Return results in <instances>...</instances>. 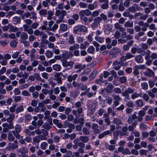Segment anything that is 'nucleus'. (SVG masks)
Here are the masks:
<instances>
[{
	"label": "nucleus",
	"instance_id": "48",
	"mask_svg": "<svg viewBox=\"0 0 157 157\" xmlns=\"http://www.w3.org/2000/svg\"><path fill=\"white\" fill-rule=\"evenodd\" d=\"M17 42L16 40H12L10 43V46L13 48H15L17 46Z\"/></svg>",
	"mask_w": 157,
	"mask_h": 157
},
{
	"label": "nucleus",
	"instance_id": "8",
	"mask_svg": "<svg viewBox=\"0 0 157 157\" xmlns=\"http://www.w3.org/2000/svg\"><path fill=\"white\" fill-rule=\"evenodd\" d=\"M137 119V116L135 114H133L130 116H129L127 120V121L128 124H132L133 123L136 121L137 124H138V121L137 120H135Z\"/></svg>",
	"mask_w": 157,
	"mask_h": 157
},
{
	"label": "nucleus",
	"instance_id": "35",
	"mask_svg": "<svg viewBox=\"0 0 157 157\" xmlns=\"http://www.w3.org/2000/svg\"><path fill=\"white\" fill-rule=\"evenodd\" d=\"M47 13V19L51 20L52 19V16L54 15V12L52 10H49L48 11Z\"/></svg>",
	"mask_w": 157,
	"mask_h": 157
},
{
	"label": "nucleus",
	"instance_id": "59",
	"mask_svg": "<svg viewBox=\"0 0 157 157\" xmlns=\"http://www.w3.org/2000/svg\"><path fill=\"white\" fill-rule=\"evenodd\" d=\"M25 120L30 121L32 119V117L30 114H26L24 117Z\"/></svg>",
	"mask_w": 157,
	"mask_h": 157
},
{
	"label": "nucleus",
	"instance_id": "32",
	"mask_svg": "<svg viewBox=\"0 0 157 157\" xmlns=\"http://www.w3.org/2000/svg\"><path fill=\"white\" fill-rule=\"evenodd\" d=\"M105 147L107 149H108L110 151H113L115 149V145L111 144L110 145L108 143L105 144Z\"/></svg>",
	"mask_w": 157,
	"mask_h": 157
},
{
	"label": "nucleus",
	"instance_id": "44",
	"mask_svg": "<svg viewBox=\"0 0 157 157\" xmlns=\"http://www.w3.org/2000/svg\"><path fill=\"white\" fill-rule=\"evenodd\" d=\"M58 28V25L56 23L52 27H49L48 30L55 32Z\"/></svg>",
	"mask_w": 157,
	"mask_h": 157
},
{
	"label": "nucleus",
	"instance_id": "55",
	"mask_svg": "<svg viewBox=\"0 0 157 157\" xmlns=\"http://www.w3.org/2000/svg\"><path fill=\"white\" fill-rule=\"evenodd\" d=\"M112 97H113V99L115 100V101H121L122 99V98L120 97L119 95L113 94L112 95Z\"/></svg>",
	"mask_w": 157,
	"mask_h": 157
},
{
	"label": "nucleus",
	"instance_id": "20",
	"mask_svg": "<svg viewBox=\"0 0 157 157\" xmlns=\"http://www.w3.org/2000/svg\"><path fill=\"white\" fill-rule=\"evenodd\" d=\"M145 52V51L143 50L140 48H137L136 47H133L131 48V52L133 54H135L137 52L138 53H140L142 52Z\"/></svg>",
	"mask_w": 157,
	"mask_h": 157
},
{
	"label": "nucleus",
	"instance_id": "43",
	"mask_svg": "<svg viewBox=\"0 0 157 157\" xmlns=\"http://www.w3.org/2000/svg\"><path fill=\"white\" fill-rule=\"evenodd\" d=\"M133 22H130L129 21L126 22L124 24V26L125 27L132 28L133 27Z\"/></svg>",
	"mask_w": 157,
	"mask_h": 157
},
{
	"label": "nucleus",
	"instance_id": "5",
	"mask_svg": "<svg viewBox=\"0 0 157 157\" xmlns=\"http://www.w3.org/2000/svg\"><path fill=\"white\" fill-rule=\"evenodd\" d=\"M124 64L123 61L120 60V61L116 60L113 63V66L114 68L116 70H119L121 67Z\"/></svg>",
	"mask_w": 157,
	"mask_h": 157
},
{
	"label": "nucleus",
	"instance_id": "12",
	"mask_svg": "<svg viewBox=\"0 0 157 157\" xmlns=\"http://www.w3.org/2000/svg\"><path fill=\"white\" fill-rule=\"evenodd\" d=\"M135 56L133 55L131 53L127 52L126 53L125 56H122L120 59V60H123L124 61H125L126 59H128L134 57Z\"/></svg>",
	"mask_w": 157,
	"mask_h": 157
},
{
	"label": "nucleus",
	"instance_id": "45",
	"mask_svg": "<svg viewBox=\"0 0 157 157\" xmlns=\"http://www.w3.org/2000/svg\"><path fill=\"white\" fill-rule=\"evenodd\" d=\"M95 40L100 43H102L104 41L105 38L102 37L96 36Z\"/></svg>",
	"mask_w": 157,
	"mask_h": 157
},
{
	"label": "nucleus",
	"instance_id": "3",
	"mask_svg": "<svg viewBox=\"0 0 157 157\" xmlns=\"http://www.w3.org/2000/svg\"><path fill=\"white\" fill-rule=\"evenodd\" d=\"M3 127L2 131L3 132L6 133L8 132L9 129H11L14 128V126L13 123H6L2 124Z\"/></svg>",
	"mask_w": 157,
	"mask_h": 157
},
{
	"label": "nucleus",
	"instance_id": "64",
	"mask_svg": "<svg viewBox=\"0 0 157 157\" xmlns=\"http://www.w3.org/2000/svg\"><path fill=\"white\" fill-rule=\"evenodd\" d=\"M109 7V2L104 3L102 4L101 6V8L103 9H107Z\"/></svg>",
	"mask_w": 157,
	"mask_h": 157
},
{
	"label": "nucleus",
	"instance_id": "54",
	"mask_svg": "<svg viewBox=\"0 0 157 157\" xmlns=\"http://www.w3.org/2000/svg\"><path fill=\"white\" fill-rule=\"evenodd\" d=\"M105 101L108 104L110 105L111 104L113 101L112 98L111 97L108 96L106 98Z\"/></svg>",
	"mask_w": 157,
	"mask_h": 157
},
{
	"label": "nucleus",
	"instance_id": "37",
	"mask_svg": "<svg viewBox=\"0 0 157 157\" xmlns=\"http://www.w3.org/2000/svg\"><path fill=\"white\" fill-rule=\"evenodd\" d=\"M45 54L48 58H50L52 57L53 56V52L49 50H47L45 53Z\"/></svg>",
	"mask_w": 157,
	"mask_h": 157
},
{
	"label": "nucleus",
	"instance_id": "4",
	"mask_svg": "<svg viewBox=\"0 0 157 157\" xmlns=\"http://www.w3.org/2000/svg\"><path fill=\"white\" fill-rule=\"evenodd\" d=\"M121 52V49L117 47H114L109 52V54L113 57H116Z\"/></svg>",
	"mask_w": 157,
	"mask_h": 157
},
{
	"label": "nucleus",
	"instance_id": "61",
	"mask_svg": "<svg viewBox=\"0 0 157 157\" xmlns=\"http://www.w3.org/2000/svg\"><path fill=\"white\" fill-rule=\"evenodd\" d=\"M48 146V143L45 142H42L40 144V148L43 150H45L47 146Z\"/></svg>",
	"mask_w": 157,
	"mask_h": 157
},
{
	"label": "nucleus",
	"instance_id": "18",
	"mask_svg": "<svg viewBox=\"0 0 157 157\" xmlns=\"http://www.w3.org/2000/svg\"><path fill=\"white\" fill-rule=\"evenodd\" d=\"M15 117V114L14 113H10L9 117L6 119L7 121L9 123H13V121Z\"/></svg>",
	"mask_w": 157,
	"mask_h": 157
},
{
	"label": "nucleus",
	"instance_id": "28",
	"mask_svg": "<svg viewBox=\"0 0 157 157\" xmlns=\"http://www.w3.org/2000/svg\"><path fill=\"white\" fill-rule=\"evenodd\" d=\"M79 45L78 44H75L73 45L70 46L69 49V51L72 52L75 50L78 49L79 48Z\"/></svg>",
	"mask_w": 157,
	"mask_h": 157
},
{
	"label": "nucleus",
	"instance_id": "33",
	"mask_svg": "<svg viewBox=\"0 0 157 157\" xmlns=\"http://www.w3.org/2000/svg\"><path fill=\"white\" fill-rule=\"evenodd\" d=\"M80 141L83 143H87L89 140V138L86 136H81L79 137Z\"/></svg>",
	"mask_w": 157,
	"mask_h": 157
},
{
	"label": "nucleus",
	"instance_id": "19",
	"mask_svg": "<svg viewBox=\"0 0 157 157\" xmlns=\"http://www.w3.org/2000/svg\"><path fill=\"white\" fill-rule=\"evenodd\" d=\"M114 88L113 85L111 83H109L107 87L105 88V91L107 93H111L113 89Z\"/></svg>",
	"mask_w": 157,
	"mask_h": 157
},
{
	"label": "nucleus",
	"instance_id": "6",
	"mask_svg": "<svg viewBox=\"0 0 157 157\" xmlns=\"http://www.w3.org/2000/svg\"><path fill=\"white\" fill-rule=\"evenodd\" d=\"M18 147V145L17 140L14 141L13 143H9L8 144V146L7 147V149L9 151L12 150L14 149L17 148Z\"/></svg>",
	"mask_w": 157,
	"mask_h": 157
},
{
	"label": "nucleus",
	"instance_id": "36",
	"mask_svg": "<svg viewBox=\"0 0 157 157\" xmlns=\"http://www.w3.org/2000/svg\"><path fill=\"white\" fill-rule=\"evenodd\" d=\"M68 43L70 44H75V38L73 35L71 34L69 35Z\"/></svg>",
	"mask_w": 157,
	"mask_h": 157
},
{
	"label": "nucleus",
	"instance_id": "40",
	"mask_svg": "<svg viewBox=\"0 0 157 157\" xmlns=\"http://www.w3.org/2000/svg\"><path fill=\"white\" fill-rule=\"evenodd\" d=\"M137 125L136 121L133 123L132 124H131V125L129 126L128 127V129L129 131H132L134 129V128L136 127Z\"/></svg>",
	"mask_w": 157,
	"mask_h": 157
},
{
	"label": "nucleus",
	"instance_id": "62",
	"mask_svg": "<svg viewBox=\"0 0 157 157\" xmlns=\"http://www.w3.org/2000/svg\"><path fill=\"white\" fill-rule=\"evenodd\" d=\"M138 98V93L136 92L133 93L131 95V98L132 99L134 100Z\"/></svg>",
	"mask_w": 157,
	"mask_h": 157
},
{
	"label": "nucleus",
	"instance_id": "13",
	"mask_svg": "<svg viewBox=\"0 0 157 157\" xmlns=\"http://www.w3.org/2000/svg\"><path fill=\"white\" fill-rule=\"evenodd\" d=\"M99 127V126L97 124L95 123L93 124L92 128L93 130L94 133L96 134H99L101 130Z\"/></svg>",
	"mask_w": 157,
	"mask_h": 157
},
{
	"label": "nucleus",
	"instance_id": "52",
	"mask_svg": "<svg viewBox=\"0 0 157 157\" xmlns=\"http://www.w3.org/2000/svg\"><path fill=\"white\" fill-rule=\"evenodd\" d=\"M76 42L79 44L82 43L84 40L83 38L80 36H78L76 38Z\"/></svg>",
	"mask_w": 157,
	"mask_h": 157
},
{
	"label": "nucleus",
	"instance_id": "50",
	"mask_svg": "<svg viewBox=\"0 0 157 157\" xmlns=\"http://www.w3.org/2000/svg\"><path fill=\"white\" fill-rule=\"evenodd\" d=\"M47 11L45 9H41L39 11V13L40 15L45 16L47 14Z\"/></svg>",
	"mask_w": 157,
	"mask_h": 157
},
{
	"label": "nucleus",
	"instance_id": "2",
	"mask_svg": "<svg viewBox=\"0 0 157 157\" xmlns=\"http://www.w3.org/2000/svg\"><path fill=\"white\" fill-rule=\"evenodd\" d=\"M44 118L45 119H47V121L44 123L42 126V128L44 129L49 130L52 127L53 123L52 122V119L51 118H48V117L45 116Z\"/></svg>",
	"mask_w": 157,
	"mask_h": 157
},
{
	"label": "nucleus",
	"instance_id": "46",
	"mask_svg": "<svg viewBox=\"0 0 157 157\" xmlns=\"http://www.w3.org/2000/svg\"><path fill=\"white\" fill-rule=\"evenodd\" d=\"M24 109L22 106H18L16 109V113L18 114L19 113L23 111Z\"/></svg>",
	"mask_w": 157,
	"mask_h": 157
},
{
	"label": "nucleus",
	"instance_id": "27",
	"mask_svg": "<svg viewBox=\"0 0 157 157\" xmlns=\"http://www.w3.org/2000/svg\"><path fill=\"white\" fill-rule=\"evenodd\" d=\"M10 26L9 31L11 32H15L18 31L19 29L15 26H13L11 24H9Z\"/></svg>",
	"mask_w": 157,
	"mask_h": 157
},
{
	"label": "nucleus",
	"instance_id": "56",
	"mask_svg": "<svg viewBox=\"0 0 157 157\" xmlns=\"http://www.w3.org/2000/svg\"><path fill=\"white\" fill-rule=\"evenodd\" d=\"M13 98L14 99V101L16 103L20 101L22 99L21 97L20 96H15L13 97Z\"/></svg>",
	"mask_w": 157,
	"mask_h": 157
},
{
	"label": "nucleus",
	"instance_id": "16",
	"mask_svg": "<svg viewBox=\"0 0 157 157\" xmlns=\"http://www.w3.org/2000/svg\"><path fill=\"white\" fill-rule=\"evenodd\" d=\"M68 29V25L64 23L61 24L59 26V30L62 32H65Z\"/></svg>",
	"mask_w": 157,
	"mask_h": 157
},
{
	"label": "nucleus",
	"instance_id": "38",
	"mask_svg": "<svg viewBox=\"0 0 157 157\" xmlns=\"http://www.w3.org/2000/svg\"><path fill=\"white\" fill-rule=\"evenodd\" d=\"M113 123L116 124L122 125L123 123L118 118H114L113 121Z\"/></svg>",
	"mask_w": 157,
	"mask_h": 157
},
{
	"label": "nucleus",
	"instance_id": "60",
	"mask_svg": "<svg viewBox=\"0 0 157 157\" xmlns=\"http://www.w3.org/2000/svg\"><path fill=\"white\" fill-rule=\"evenodd\" d=\"M21 129V126L18 124H17L15 127V131H14V132H20Z\"/></svg>",
	"mask_w": 157,
	"mask_h": 157
},
{
	"label": "nucleus",
	"instance_id": "7",
	"mask_svg": "<svg viewBox=\"0 0 157 157\" xmlns=\"http://www.w3.org/2000/svg\"><path fill=\"white\" fill-rule=\"evenodd\" d=\"M86 67V66L84 64H82V63H78L75 64L74 66V69L77 70L76 71V73H79L84 69Z\"/></svg>",
	"mask_w": 157,
	"mask_h": 157
},
{
	"label": "nucleus",
	"instance_id": "34",
	"mask_svg": "<svg viewBox=\"0 0 157 157\" xmlns=\"http://www.w3.org/2000/svg\"><path fill=\"white\" fill-rule=\"evenodd\" d=\"M28 151V149L25 147H22L19 149V152L23 155L27 154Z\"/></svg>",
	"mask_w": 157,
	"mask_h": 157
},
{
	"label": "nucleus",
	"instance_id": "9",
	"mask_svg": "<svg viewBox=\"0 0 157 157\" xmlns=\"http://www.w3.org/2000/svg\"><path fill=\"white\" fill-rule=\"evenodd\" d=\"M74 64V62L72 61H67L65 60L62 62V65L64 67H70L68 68V70L71 69Z\"/></svg>",
	"mask_w": 157,
	"mask_h": 157
},
{
	"label": "nucleus",
	"instance_id": "57",
	"mask_svg": "<svg viewBox=\"0 0 157 157\" xmlns=\"http://www.w3.org/2000/svg\"><path fill=\"white\" fill-rule=\"evenodd\" d=\"M142 98L146 101H148L150 98L148 95L146 93H144L143 94Z\"/></svg>",
	"mask_w": 157,
	"mask_h": 157
},
{
	"label": "nucleus",
	"instance_id": "49",
	"mask_svg": "<svg viewBox=\"0 0 157 157\" xmlns=\"http://www.w3.org/2000/svg\"><path fill=\"white\" fill-rule=\"evenodd\" d=\"M95 51V48L93 46H90L87 49V52L90 54H93Z\"/></svg>",
	"mask_w": 157,
	"mask_h": 157
},
{
	"label": "nucleus",
	"instance_id": "23",
	"mask_svg": "<svg viewBox=\"0 0 157 157\" xmlns=\"http://www.w3.org/2000/svg\"><path fill=\"white\" fill-rule=\"evenodd\" d=\"M114 26L115 29L119 30L121 32H123L125 30V29L121 27L120 23H118L117 22L115 23L114 25Z\"/></svg>",
	"mask_w": 157,
	"mask_h": 157
},
{
	"label": "nucleus",
	"instance_id": "39",
	"mask_svg": "<svg viewBox=\"0 0 157 157\" xmlns=\"http://www.w3.org/2000/svg\"><path fill=\"white\" fill-rule=\"evenodd\" d=\"M52 68L54 70L56 71H59L61 70V66L60 65L55 64L53 65Z\"/></svg>",
	"mask_w": 157,
	"mask_h": 157
},
{
	"label": "nucleus",
	"instance_id": "24",
	"mask_svg": "<svg viewBox=\"0 0 157 157\" xmlns=\"http://www.w3.org/2000/svg\"><path fill=\"white\" fill-rule=\"evenodd\" d=\"M21 40L20 41H22L23 40H26L28 39V36L27 34L25 32H22L21 33V36H20Z\"/></svg>",
	"mask_w": 157,
	"mask_h": 157
},
{
	"label": "nucleus",
	"instance_id": "1",
	"mask_svg": "<svg viewBox=\"0 0 157 157\" xmlns=\"http://www.w3.org/2000/svg\"><path fill=\"white\" fill-rule=\"evenodd\" d=\"M87 29L84 25H79L74 28L73 32L75 34H78L81 33H86Z\"/></svg>",
	"mask_w": 157,
	"mask_h": 157
},
{
	"label": "nucleus",
	"instance_id": "31",
	"mask_svg": "<svg viewBox=\"0 0 157 157\" xmlns=\"http://www.w3.org/2000/svg\"><path fill=\"white\" fill-rule=\"evenodd\" d=\"M135 61L138 63H141L143 62V59L141 55H137L135 58Z\"/></svg>",
	"mask_w": 157,
	"mask_h": 157
},
{
	"label": "nucleus",
	"instance_id": "15",
	"mask_svg": "<svg viewBox=\"0 0 157 157\" xmlns=\"http://www.w3.org/2000/svg\"><path fill=\"white\" fill-rule=\"evenodd\" d=\"M100 18L101 19V21H102V20L103 21L104 23H105L108 22L109 21H110L112 22V20L111 19L110 20H108L107 16L105 14L103 13H101L100 14Z\"/></svg>",
	"mask_w": 157,
	"mask_h": 157
},
{
	"label": "nucleus",
	"instance_id": "14",
	"mask_svg": "<svg viewBox=\"0 0 157 157\" xmlns=\"http://www.w3.org/2000/svg\"><path fill=\"white\" fill-rule=\"evenodd\" d=\"M139 115L137 116V120L139 121H141L143 120L142 117L144 116L145 114V112L142 110L140 111L138 113Z\"/></svg>",
	"mask_w": 157,
	"mask_h": 157
},
{
	"label": "nucleus",
	"instance_id": "26",
	"mask_svg": "<svg viewBox=\"0 0 157 157\" xmlns=\"http://www.w3.org/2000/svg\"><path fill=\"white\" fill-rule=\"evenodd\" d=\"M97 72L98 71L96 70H94L92 72L89 77L90 80H93L95 78Z\"/></svg>",
	"mask_w": 157,
	"mask_h": 157
},
{
	"label": "nucleus",
	"instance_id": "30",
	"mask_svg": "<svg viewBox=\"0 0 157 157\" xmlns=\"http://www.w3.org/2000/svg\"><path fill=\"white\" fill-rule=\"evenodd\" d=\"M110 133V131L109 130H107L103 132L102 133L99 135L98 136V138L101 139L103 138L105 136H107Z\"/></svg>",
	"mask_w": 157,
	"mask_h": 157
},
{
	"label": "nucleus",
	"instance_id": "25",
	"mask_svg": "<svg viewBox=\"0 0 157 157\" xmlns=\"http://www.w3.org/2000/svg\"><path fill=\"white\" fill-rule=\"evenodd\" d=\"M36 52V50L34 48H33L31 50L30 55L31 60H33L35 59L36 56L35 54Z\"/></svg>",
	"mask_w": 157,
	"mask_h": 157
},
{
	"label": "nucleus",
	"instance_id": "29",
	"mask_svg": "<svg viewBox=\"0 0 157 157\" xmlns=\"http://www.w3.org/2000/svg\"><path fill=\"white\" fill-rule=\"evenodd\" d=\"M21 21L20 17L15 16L13 18L12 22L13 24L15 25H17L18 23H20Z\"/></svg>",
	"mask_w": 157,
	"mask_h": 157
},
{
	"label": "nucleus",
	"instance_id": "47",
	"mask_svg": "<svg viewBox=\"0 0 157 157\" xmlns=\"http://www.w3.org/2000/svg\"><path fill=\"white\" fill-rule=\"evenodd\" d=\"M67 12L64 10H57L55 12V15L56 16H59V15L62 14L63 13H66Z\"/></svg>",
	"mask_w": 157,
	"mask_h": 157
},
{
	"label": "nucleus",
	"instance_id": "63",
	"mask_svg": "<svg viewBox=\"0 0 157 157\" xmlns=\"http://www.w3.org/2000/svg\"><path fill=\"white\" fill-rule=\"evenodd\" d=\"M60 140V137L58 136H56L54 137L53 140L55 143H58L59 142Z\"/></svg>",
	"mask_w": 157,
	"mask_h": 157
},
{
	"label": "nucleus",
	"instance_id": "51",
	"mask_svg": "<svg viewBox=\"0 0 157 157\" xmlns=\"http://www.w3.org/2000/svg\"><path fill=\"white\" fill-rule=\"evenodd\" d=\"M8 139L10 141H14L15 139V137L11 133H9L8 136Z\"/></svg>",
	"mask_w": 157,
	"mask_h": 157
},
{
	"label": "nucleus",
	"instance_id": "17",
	"mask_svg": "<svg viewBox=\"0 0 157 157\" xmlns=\"http://www.w3.org/2000/svg\"><path fill=\"white\" fill-rule=\"evenodd\" d=\"M134 92V89H132L130 87H128L122 93V96H126L127 94H132Z\"/></svg>",
	"mask_w": 157,
	"mask_h": 157
},
{
	"label": "nucleus",
	"instance_id": "41",
	"mask_svg": "<svg viewBox=\"0 0 157 157\" xmlns=\"http://www.w3.org/2000/svg\"><path fill=\"white\" fill-rule=\"evenodd\" d=\"M34 132L33 131H31L28 129V128L26 129L25 131V132L26 135L29 136H34Z\"/></svg>",
	"mask_w": 157,
	"mask_h": 157
},
{
	"label": "nucleus",
	"instance_id": "53",
	"mask_svg": "<svg viewBox=\"0 0 157 157\" xmlns=\"http://www.w3.org/2000/svg\"><path fill=\"white\" fill-rule=\"evenodd\" d=\"M142 88L144 90H147L148 88V84L146 82H143L141 85Z\"/></svg>",
	"mask_w": 157,
	"mask_h": 157
},
{
	"label": "nucleus",
	"instance_id": "11",
	"mask_svg": "<svg viewBox=\"0 0 157 157\" xmlns=\"http://www.w3.org/2000/svg\"><path fill=\"white\" fill-rule=\"evenodd\" d=\"M63 75V73L62 72H57L55 75L54 76L55 78V80L57 81V83L59 85L62 84V81L61 80V76Z\"/></svg>",
	"mask_w": 157,
	"mask_h": 157
},
{
	"label": "nucleus",
	"instance_id": "58",
	"mask_svg": "<svg viewBox=\"0 0 157 157\" xmlns=\"http://www.w3.org/2000/svg\"><path fill=\"white\" fill-rule=\"evenodd\" d=\"M127 81V78L125 76L121 77L119 79V81L121 83H124Z\"/></svg>",
	"mask_w": 157,
	"mask_h": 157
},
{
	"label": "nucleus",
	"instance_id": "22",
	"mask_svg": "<svg viewBox=\"0 0 157 157\" xmlns=\"http://www.w3.org/2000/svg\"><path fill=\"white\" fill-rule=\"evenodd\" d=\"M78 77V75L77 74H75L73 75H69L67 78V81L71 82L73 80H75Z\"/></svg>",
	"mask_w": 157,
	"mask_h": 157
},
{
	"label": "nucleus",
	"instance_id": "21",
	"mask_svg": "<svg viewBox=\"0 0 157 157\" xmlns=\"http://www.w3.org/2000/svg\"><path fill=\"white\" fill-rule=\"evenodd\" d=\"M98 2L95 1L93 4H89L88 6V9L90 10H93L98 6Z\"/></svg>",
	"mask_w": 157,
	"mask_h": 157
},
{
	"label": "nucleus",
	"instance_id": "42",
	"mask_svg": "<svg viewBox=\"0 0 157 157\" xmlns=\"http://www.w3.org/2000/svg\"><path fill=\"white\" fill-rule=\"evenodd\" d=\"M136 105L138 107H142L144 105V103L142 99H138L136 102Z\"/></svg>",
	"mask_w": 157,
	"mask_h": 157
},
{
	"label": "nucleus",
	"instance_id": "10",
	"mask_svg": "<svg viewBox=\"0 0 157 157\" xmlns=\"http://www.w3.org/2000/svg\"><path fill=\"white\" fill-rule=\"evenodd\" d=\"M144 75L146 76L151 78V77H154L155 75V73L152 70L149 68L146 69L145 71L143 73Z\"/></svg>",
	"mask_w": 157,
	"mask_h": 157
}]
</instances>
